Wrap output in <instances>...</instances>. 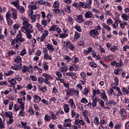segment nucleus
I'll return each mask as SVG.
<instances>
[{
    "mask_svg": "<svg viewBox=\"0 0 129 129\" xmlns=\"http://www.w3.org/2000/svg\"><path fill=\"white\" fill-rule=\"evenodd\" d=\"M37 3H35V5H29V8L30 10H37Z\"/></svg>",
    "mask_w": 129,
    "mask_h": 129,
    "instance_id": "41",
    "label": "nucleus"
},
{
    "mask_svg": "<svg viewBox=\"0 0 129 129\" xmlns=\"http://www.w3.org/2000/svg\"><path fill=\"white\" fill-rule=\"evenodd\" d=\"M17 9L19 13H21V14H24V13H25V8H24V7L19 6Z\"/></svg>",
    "mask_w": 129,
    "mask_h": 129,
    "instance_id": "24",
    "label": "nucleus"
},
{
    "mask_svg": "<svg viewBox=\"0 0 129 129\" xmlns=\"http://www.w3.org/2000/svg\"><path fill=\"white\" fill-rule=\"evenodd\" d=\"M22 32L21 31H19V34L17 35V40L19 41L20 43H22V42H24V41H26V39L24 38H22Z\"/></svg>",
    "mask_w": 129,
    "mask_h": 129,
    "instance_id": "6",
    "label": "nucleus"
},
{
    "mask_svg": "<svg viewBox=\"0 0 129 129\" xmlns=\"http://www.w3.org/2000/svg\"><path fill=\"white\" fill-rule=\"evenodd\" d=\"M11 11L12 12L11 17L13 20H17L18 19V11L13 8H12Z\"/></svg>",
    "mask_w": 129,
    "mask_h": 129,
    "instance_id": "5",
    "label": "nucleus"
},
{
    "mask_svg": "<svg viewBox=\"0 0 129 129\" xmlns=\"http://www.w3.org/2000/svg\"><path fill=\"white\" fill-rule=\"evenodd\" d=\"M85 4L86 9L91 10V6L92 5V0H86Z\"/></svg>",
    "mask_w": 129,
    "mask_h": 129,
    "instance_id": "11",
    "label": "nucleus"
},
{
    "mask_svg": "<svg viewBox=\"0 0 129 129\" xmlns=\"http://www.w3.org/2000/svg\"><path fill=\"white\" fill-rule=\"evenodd\" d=\"M108 93L109 95H112V94H114V95H115V93H114V91L112 89H110L108 91Z\"/></svg>",
    "mask_w": 129,
    "mask_h": 129,
    "instance_id": "57",
    "label": "nucleus"
},
{
    "mask_svg": "<svg viewBox=\"0 0 129 129\" xmlns=\"http://www.w3.org/2000/svg\"><path fill=\"white\" fill-rule=\"evenodd\" d=\"M69 103L71 105V107L72 109H75L76 108V106L74 103V101H73V99H69Z\"/></svg>",
    "mask_w": 129,
    "mask_h": 129,
    "instance_id": "15",
    "label": "nucleus"
},
{
    "mask_svg": "<svg viewBox=\"0 0 129 129\" xmlns=\"http://www.w3.org/2000/svg\"><path fill=\"white\" fill-rule=\"evenodd\" d=\"M57 28V25H53L51 26L49 29V32H53L56 31V28Z\"/></svg>",
    "mask_w": 129,
    "mask_h": 129,
    "instance_id": "36",
    "label": "nucleus"
},
{
    "mask_svg": "<svg viewBox=\"0 0 129 129\" xmlns=\"http://www.w3.org/2000/svg\"><path fill=\"white\" fill-rule=\"evenodd\" d=\"M46 48L48 51H51V52H54L55 51V48H54V45L48 43L46 45Z\"/></svg>",
    "mask_w": 129,
    "mask_h": 129,
    "instance_id": "14",
    "label": "nucleus"
},
{
    "mask_svg": "<svg viewBox=\"0 0 129 129\" xmlns=\"http://www.w3.org/2000/svg\"><path fill=\"white\" fill-rule=\"evenodd\" d=\"M101 97L105 101H107L108 100L107 96H106V95L105 94V91H103V92L101 94Z\"/></svg>",
    "mask_w": 129,
    "mask_h": 129,
    "instance_id": "19",
    "label": "nucleus"
},
{
    "mask_svg": "<svg viewBox=\"0 0 129 129\" xmlns=\"http://www.w3.org/2000/svg\"><path fill=\"white\" fill-rule=\"evenodd\" d=\"M90 66L92 68H96V67H97L96 63H95L94 62H91L90 63Z\"/></svg>",
    "mask_w": 129,
    "mask_h": 129,
    "instance_id": "59",
    "label": "nucleus"
},
{
    "mask_svg": "<svg viewBox=\"0 0 129 129\" xmlns=\"http://www.w3.org/2000/svg\"><path fill=\"white\" fill-rule=\"evenodd\" d=\"M38 81L39 84H43V82L45 83V79L43 77H40L38 78Z\"/></svg>",
    "mask_w": 129,
    "mask_h": 129,
    "instance_id": "35",
    "label": "nucleus"
},
{
    "mask_svg": "<svg viewBox=\"0 0 129 129\" xmlns=\"http://www.w3.org/2000/svg\"><path fill=\"white\" fill-rule=\"evenodd\" d=\"M19 67H20V66L14 64L13 66H11V69L13 70H16V71H18V70H19Z\"/></svg>",
    "mask_w": 129,
    "mask_h": 129,
    "instance_id": "37",
    "label": "nucleus"
},
{
    "mask_svg": "<svg viewBox=\"0 0 129 129\" xmlns=\"http://www.w3.org/2000/svg\"><path fill=\"white\" fill-rule=\"evenodd\" d=\"M83 93L84 95H87V94L89 93V89L85 88L83 90Z\"/></svg>",
    "mask_w": 129,
    "mask_h": 129,
    "instance_id": "49",
    "label": "nucleus"
},
{
    "mask_svg": "<svg viewBox=\"0 0 129 129\" xmlns=\"http://www.w3.org/2000/svg\"><path fill=\"white\" fill-rule=\"evenodd\" d=\"M100 64H101V65H102V66H103V67H104V68L107 69L108 68V66L106 64H105L104 63V62H103V61L102 60H100L99 61Z\"/></svg>",
    "mask_w": 129,
    "mask_h": 129,
    "instance_id": "51",
    "label": "nucleus"
},
{
    "mask_svg": "<svg viewBox=\"0 0 129 129\" xmlns=\"http://www.w3.org/2000/svg\"><path fill=\"white\" fill-rule=\"evenodd\" d=\"M121 18L123 19L124 21H128L129 17L127 15L124 14L121 15Z\"/></svg>",
    "mask_w": 129,
    "mask_h": 129,
    "instance_id": "33",
    "label": "nucleus"
},
{
    "mask_svg": "<svg viewBox=\"0 0 129 129\" xmlns=\"http://www.w3.org/2000/svg\"><path fill=\"white\" fill-rule=\"evenodd\" d=\"M44 58L45 60H52V56H51L48 53H45L44 54Z\"/></svg>",
    "mask_w": 129,
    "mask_h": 129,
    "instance_id": "27",
    "label": "nucleus"
},
{
    "mask_svg": "<svg viewBox=\"0 0 129 129\" xmlns=\"http://www.w3.org/2000/svg\"><path fill=\"white\" fill-rule=\"evenodd\" d=\"M47 23H48L47 22V20H45V19H43L41 21V24L42 25V26H43L44 28H45V27L47 26Z\"/></svg>",
    "mask_w": 129,
    "mask_h": 129,
    "instance_id": "46",
    "label": "nucleus"
},
{
    "mask_svg": "<svg viewBox=\"0 0 129 129\" xmlns=\"http://www.w3.org/2000/svg\"><path fill=\"white\" fill-rule=\"evenodd\" d=\"M107 105H110V106H111L112 105L113 106H114L116 103L115 102H113V100H110L107 102L105 103Z\"/></svg>",
    "mask_w": 129,
    "mask_h": 129,
    "instance_id": "23",
    "label": "nucleus"
},
{
    "mask_svg": "<svg viewBox=\"0 0 129 129\" xmlns=\"http://www.w3.org/2000/svg\"><path fill=\"white\" fill-rule=\"evenodd\" d=\"M33 98H34V100L33 102H37V103H38V101H40L41 99V97H40V96H38V95H34L33 96Z\"/></svg>",
    "mask_w": 129,
    "mask_h": 129,
    "instance_id": "22",
    "label": "nucleus"
},
{
    "mask_svg": "<svg viewBox=\"0 0 129 129\" xmlns=\"http://www.w3.org/2000/svg\"><path fill=\"white\" fill-rule=\"evenodd\" d=\"M118 24H119V21H118V20H116L114 24L112 25V26L113 28L117 29V27H118Z\"/></svg>",
    "mask_w": 129,
    "mask_h": 129,
    "instance_id": "30",
    "label": "nucleus"
},
{
    "mask_svg": "<svg viewBox=\"0 0 129 129\" xmlns=\"http://www.w3.org/2000/svg\"><path fill=\"white\" fill-rule=\"evenodd\" d=\"M94 121L95 124H96L97 125H98V124H99V119L98 118V117H95Z\"/></svg>",
    "mask_w": 129,
    "mask_h": 129,
    "instance_id": "48",
    "label": "nucleus"
},
{
    "mask_svg": "<svg viewBox=\"0 0 129 129\" xmlns=\"http://www.w3.org/2000/svg\"><path fill=\"white\" fill-rule=\"evenodd\" d=\"M80 33H78L77 31L75 32V35H74V41H77L79 38H80Z\"/></svg>",
    "mask_w": 129,
    "mask_h": 129,
    "instance_id": "21",
    "label": "nucleus"
},
{
    "mask_svg": "<svg viewBox=\"0 0 129 129\" xmlns=\"http://www.w3.org/2000/svg\"><path fill=\"white\" fill-rule=\"evenodd\" d=\"M75 28L78 32H79L80 33H81V32H82V30L81 29V27H80V26L76 25Z\"/></svg>",
    "mask_w": 129,
    "mask_h": 129,
    "instance_id": "44",
    "label": "nucleus"
},
{
    "mask_svg": "<svg viewBox=\"0 0 129 129\" xmlns=\"http://www.w3.org/2000/svg\"><path fill=\"white\" fill-rule=\"evenodd\" d=\"M73 63H78L79 62V58L77 57L73 56L72 58Z\"/></svg>",
    "mask_w": 129,
    "mask_h": 129,
    "instance_id": "40",
    "label": "nucleus"
},
{
    "mask_svg": "<svg viewBox=\"0 0 129 129\" xmlns=\"http://www.w3.org/2000/svg\"><path fill=\"white\" fill-rule=\"evenodd\" d=\"M68 22H69L70 24H73V23H74V20L71 16H69L68 17Z\"/></svg>",
    "mask_w": 129,
    "mask_h": 129,
    "instance_id": "39",
    "label": "nucleus"
},
{
    "mask_svg": "<svg viewBox=\"0 0 129 129\" xmlns=\"http://www.w3.org/2000/svg\"><path fill=\"white\" fill-rule=\"evenodd\" d=\"M11 4L13 5L15 8H18L20 6V1L19 0H15V1L11 2Z\"/></svg>",
    "mask_w": 129,
    "mask_h": 129,
    "instance_id": "18",
    "label": "nucleus"
},
{
    "mask_svg": "<svg viewBox=\"0 0 129 129\" xmlns=\"http://www.w3.org/2000/svg\"><path fill=\"white\" fill-rule=\"evenodd\" d=\"M42 76L45 78V84H49V83H50L49 80H52V79L53 78L52 75L50 74H47L46 73L43 74Z\"/></svg>",
    "mask_w": 129,
    "mask_h": 129,
    "instance_id": "3",
    "label": "nucleus"
},
{
    "mask_svg": "<svg viewBox=\"0 0 129 129\" xmlns=\"http://www.w3.org/2000/svg\"><path fill=\"white\" fill-rule=\"evenodd\" d=\"M84 24H85V25H86L87 26H91V25H92V24H93V23L92 22V21L89 20L87 22H85Z\"/></svg>",
    "mask_w": 129,
    "mask_h": 129,
    "instance_id": "61",
    "label": "nucleus"
},
{
    "mask_svg": "<svg viewBox=\"0 0 129 129\" xmlns=\"http://www.w3.org/2000/svg\"><path fill=\"white\" fill-rule=\"evenodd\" d=\"M52 7L54 9H56V8H59V7H60V3H59V2L58 1H55L53 3Z\"/></svg>",
    "mask_w": 129,
    "mask_h": 129,
    "instance_id": "32",
    "label": "nucleus"
},
{
    "mask_svg": "<svg viewBox=\"0 0 129 129\" xmlns=\"http://www.w3.org/2000/svg\"><path fill=\"white\" fill-rule=\"evenodd\" d=\"M31 20L32 21V23H35V22H36V15H31Z\"/></svg>",
    "mask_w": 129,
    "mask_h": 129,
    "instance_id": "58",
    "label": "nucleus"
},
{
    "mask_svg": "<svg viewBox=\"0 0 129 129\" xmlns=\"http://www.w3.org/2000/svg\"><path fill=\"white\" fill-rule=\"evenodd\" d=\"M60 69H61V70H59V71H60V73L62 72H62H66V71L68 70V69H67V67H65V66L63 67H61Z\"/></svg>",
    "mask_w": 129,
    "mask_h": 129,
    "instance_id": "55",
    "label": "nucleus"
},
{
    "mask_svg": "<svg viewBox=\"0 0 129 129\" xmlns=\"http://www.w3.org/2000/svg\"><path fill=\"white\" fill-rule=\"evenodd\" d=\"M49 35V31L48 30H44L42 32V36L40 37V42H44L46 40V37H48Z\"/></svg>",
    "mask_w": 129,
    "mask_h": 129,
    "instance_id": "4",
    "label": "nucleus"
},
{
    "mask_svg": "<svg viewBox=\"0 0 129 129\" xmlns=\"http://www.w3.org/2000/svg\"><path fill=\"white\" fill-rule=\"evenodd\" d=\"M49 114L50 115V116H51V118L54 120H56V119H57V116L56 115L54 114V113L49 112Z\"/></svg>",
    "mask_w": 129,
    "mask_h": 129,
    "instance_id": "31",
    "label": "nucleus"
},
{
    "mask_svg": "<svg viewBox=\"0 0 129 129\" xmlns=\"http://www.w3.org/2000/svg\"><path fill=\"white\" fill-rule=\"evenodd\" d=\"M30 78L32 81L35 82V81H37V80H38V78H37L34 75H31Z\"/></svg>",
    "mask_w": 129,
    "mask_h": 129,
    "instance_id": "63",
    "label": "nucleus"
},
{
    "mask_svg": "<svg viewBox=\"0 0 129 129\" xmlns=\"http://www.w3.org/2000/svg\"><path fill=\"white\" fill-rule=\"evenodd\" d=\"M67 95L68 96H70L71 95H73L74 94V89L72 88H70L67 91Z\"/></svg>",
    "mask_w": 129,
    "mask_h": 129,
    "instance_id": "16",
    "label": "nucleus"
},
{
    "mask_svg": "<svg viewBox=\"0 0 129 129\" xmlns=\"http://www.w3.org/2000/svg\"><path fill=\"white\" fill-rule=\"evenodd\" d=\"M8 82L10 83V86L13 88H14L15 85L17 84V81L14 78L8 80Z\"/></svg>",
    "mask_w": 129,
    "mask_h": 129,
    "instance_id": "9",
    "label": "nucleus"
},
{
    "mask_svg": "<svg viewBox=\"0 0 129 129\" xmlns=\"http://www.w3.org/2000/svg\"><path fill=\"white\" fill-rule=\"evenodd\" d=\"M120 114H121L122 118L124 119L126 117V112L124 108H121L120 110Z\"/></svg>",
    "mask_w": 129,
    "mask_h": 129,
    "instance_id": "12",
    "label": "nucleus"
},
{
    "mask_svg": "<svg viewBox=\"0 0 129 129\" xmlns=\"http://www.w3.org/2000/svg\"><path fill=\"white\" fill-rule=\"evenodd\" d=\"M117 91L118 93L117 94V97H118V96H121V95H122V93L121 92V91H120V89H119V88H117Z\"/></svg>",
    "mask_w": 129,
    "mask_h": 129,
    "instance_id": "62",
    "label": "nucleus"
},
{
    "mask_svg": "<svg viewBox=\"0 0 129 129\" xmlns=\"http://www.w3.org/2000/svg\"><path fill=\"white\" fill-rule=\"evenodd\" d=\"M85 18H86V19H93L94 17L93 16L92 12L91 11H87L85 14Z\"/></svg>",
    "mask_w": 129,
    "mask_h": 129,
    "instance_id": "7",
    "label": "nucleus"
},
{
    "mask_svg": "<svg viewBox=\"0 0 129 129\" xmlns=\"http://www.w3.org/2000/svg\"><path fill=\"white\" fill-rule=\"evenodd\" d=\"M85 120L88 122V123H90V124L92 125L93 123L92 122L90 121V120L89 119V118H88V116H85Z\"/></svg>",
    "mask_w": 129,
    "mask_h": 129,
    "instance_id": "56",
    "label": "nucleus"
},
{
    "mask_svg": "<svg viewBox=\"0 0 129 129\" xmlns=\"http://www.w3.org/2000/svg\"><path fill=\"white\" fill-rule=\"evenodd\" d=\"M121 72H122V69L121 68H118L114 71V73L116 75H119Z\"/></svg>",
    "mask_w": 129,
    "mask_h": 129,
    "instance_id": "25",
    "label": "nucleus"
},
{
    "mask_svg": "<svg viewBox=\"0 0 129 129\" xmlns=\"http://www.w3.org/2000/svg\"><path fill=\"white\" fill-rule=\"evenodd\" d=\"M36 27L38 28V30L40 31V32H43L44 28L42 25L39 23H37Z\"/></svg>",
    "mask_w": 129,
    "mask_h": 129,
    "instance_id": "34",
    "label": "nucleus"
},
{
    "mask_svg": "<svg viewBox=\"0 0 129 129\" xmlns=\"http://www.w3.org/2000/svg\"><path fill=\"white\" fill-rule=\"evenodd\" d=\"M21 110L20 111L19 113L18 114L19 116H25V112L24 111L25 110V107H24V103L21 105Z\"/></svg>",
    "mask_w": 129,
    "mask_h": 129,
    "instance_id": "13",
    "label": "nucleus"
},
{
    "mask_svg": "<svg viewBox=\"0 0 129 129\" xmlns=\"http://www.w3.org/2000/svg\"><path fill=\"white\" fill-rule=\"evenodd\" d=\"M79 6L81 7L82 8H83L84 9H87L86 8V5L85 4V3H83L82 2H80L79 3Z\"/></svg>",
    "mask_w": 129,
    "mask_h": 129,
    "instance_id": "38",
    "label": "nucleus"
},
{
    "mask_svg": "<svg viewBox=\"0 0 129 129\" xmlns=\"http://www.w3.org/2000/svg\"><path fill=\"white\" fill-rule=\"evenodd\" d=\"M4 114L7 117H9V118H14V116H13V112H12V111L5 112Z\"/></svg>",
    "mask_w": 129,
    "mask_h": 129,
    "instance_id": "17",
    "label": "nucleus"
},
{
    "mask_svg": "<svg viewBox=\"0 0 129 129\" xmlns=\"http://www.w3.org/2000/svg\"><path fill=\"white\" fill-rule=\"evenodd\" d=\"M14 61L15 63H17V64L19 63V66L21 67L23 64L21 63L22 62V57L20 56H17L14 59Z\"/></svg>",
    "mask_w": 129,
    "mask_h": 129,
    "instance_id": "10",
    "label": "nucleus"
},
{
    "mask_svg": "<svg viewBox=\"0 0 129 129\" xmlns=\"http://www.w3.org/2000/svg\"><path fill=\"white\" fill-rule=\"evenodd\" d=\"M102 26L105 29H106V30H108V31H111V29L110 28V27H109V26L108 25H107L105 23H102Z\"/></svg>",
    "mask_w": 129,
    "mask_h": 129,
    "instance_id": "28",
    "label": "nucleus"
},
{
    "mask_svg": "<svg viewBox=\"0 0 129 129\" xmlns=\"http://www.w3.org/2000/svg\"><path fill=\"white\" fill-rule=\"evenodd\" d=\"M44 120H45V121H50L51 120V116H50L48 114H46L45 117H44Z\"/></svg>",
    "mask_w": 129,
    "mask_h": 129,
    "instance_id": "42",
    "label": "nucleus"
},
{
    "mask_svg": "<svg viewBox=\"0 0 129 129\" xmlns=\"http://www.w3.org/2000/svg\"><path fill=\"white\" fill-rule=\"evenodd\" d=\"M106 23L107 24V25H111L113 24V21H112V20H111V19L109 18L107 20Z\"/></svg>",
    "mask_w": 129,
    "mask_h": 129,
    "instance_id": "60",
    "label": "nucleus"
},
{
    "mask_svg": "<svg viewBox=\"0 0 129 129\" xmlns=\"http://www.w3.org/2000/svg\"><path fill=\"white\" fill-rule=\"evenodd\" d=\"M43 68H44V70H48L49 69V67L47 65V62H44L42 65Z\"/></svg>",
    "mask_w": 129,
    "mask_h": 129,
    "instance_id": "45",
    "label": "nucleus"
},
{
    "mask_svg": "<svg viewBox=\"0 0 129 129\" xmlns=\"http://www.w3.org/2000/svg\"><path fill=\"white\" fill-rule=\"evenodd\" d=\"M0 128H5V124L3 122V119L0 117Z\"/></svg>",
    "mask_w": 129,
    "mask_h": 129,
    "instance_id": "50",
    "label": "nucleus"
},
{
    "mask_svg": "<svg viewBox=\"0 0 129 129\" xmlns=\"http://www.w3.org/2000/svg\"><path fill=\"white\" fill-rule=\"evenodd\" d=\"M98 102L101 107H104V102L103 100L99 99Z\"/></svg>",
    "mask_w": 129,
    "mask_h": 129,
    "instance_id": "53",
    "label": "nucleus"
},
{
    "mask_svg": "<svg viewBox=\"0 0 129 129\" xmlns=\"http://www.w3.org/2000/svg\"><path fill=\"white\" fill-rule=\"evenodd\" d=\"M8 56H13V55H16V52L14 50H10L8 52Z\"/></svg>",
    "mask_w": 129,
    "mask_h": 129,
    "instance_id": "43",
    "label": "nucleus"
},
{
    "mask_svg": "<svg viewBox=\"0 0 129 129\" xmlns=\"http://www.w3.org/2000/svg\"><path fill=\"white\" fill-rule=\"evenodd\" d=\"M89 35L91 36V37H93L94 39H98V36H99V32L97 30L92 29L90 30Z\"/></svg>",
    "mask_w": 129,
    "mask_h": 129,
    "instance_id": "2",
    "label": "nucleus"
},
{
    "mask_svg": "<svg viewBox=\"0 0 129 129\" xmlns=\"http://www.w3.org/2000/svg\"><path fill=\"white\" fill-rule=\"evenodd\" d=\"M23 26L21 27V31L23 33L26 34L28 39H32V33H34L33 25L30 24L28 21L23 22Z\"/></svg>",
    "mask_w": 129,
    "mask_h": 129,
    "instance_id": "1",
    "label": "nucleus"
},
{
    "mask_svg": "<svg viewBox=\"0 0 129 129\" xmlns=\"http://www.w3.org/2000/svg\"><path fill=\"white\" fill-rule=\"evenodd\" d=\"M72 44V43L70 41H64V42H63L64 47H66L67 48H69L70 46Z\"/></svg>",
    "mask_w": 129,
    "mask_h": 129,
    "instance_id": "26",
    "label": "nucleus"
},
{
    "mask_svg": "<svg viewBox=\"0 0 129 129\" xmlns=\"http://www.w3.org/2000/svg\"><path fill=\"white\" fill-rule=\"evenodd\" d=\"M123 65V63L122 62V60H120L119 62H117L116 64V67H121Z\"/></svg>",
    "mask_w": 129,
    "mask_h": 129,
    "instance_id": "54",
    "label": "nucleus"
},
{
    "mask_svg": "<svg viewBox=\"0 0 129 129\" xmlns=\"http://www.w3.org/2000/svg\"><path fill=\"white\" fill-rule=\"evenodd\" d=\"M29 112L31 115H34V114H35V112H34V110H33L32 107H29Z\"/></svg>",
    "mask_w": 129,
    "mask_h": 129,
    "instance_id": "52",
    "label": "nucleus"
},
{
    "mask_svg": "<svg viewBox=\"0 0 129 129\" xmlns=\"http://www.w3.org/2000/svg\"><path fill=\"white\" fill-rule=\"evenodd\" d=\"M63 109H64V112H66V113H68V112H69V110L70 109V108H69V105H68L67 104H64L63 105Z\"/></svg>",
    "mask_w": 129,
    "mask_h": 129,
    "instance_id": "20",
    "label": "nucleus"
},
{
    "mask_svg": "<svg viewBox=\"0 0 129 129\" xmlns=\"http://www.w3.org/2000/svg\"><path fill=\"white\" fill-rule=\"evenodd\" d=\"M105 15L109 17L111 16V12H110V11L107 10L105 8Z\"/></svg>",
    "mask_w": 129,
    "mask_h": 129,
    "instance_id": "47",
    "label": "nucleus"
},
{
    "mask_svg": "<svg viewBox=\"0 0 129 129\" xmlns=\"http://www.w3.org/2000/svg\"><path fill=\"white\" fill-rule=\"evenodd\" d=\"M85 20H84V18H83V15H78L77 16L76 21L77 23H79V24H82V23H83Z\"/></svg>",
    "mask_w": 129,
    "mask_h": 129,
    "instance_id": "8",
    "label": "nucleus"
},
{
    "mask_svg": "<svg viewBox=\"0 0 129 129\" xmlns=\"http://www.w3.org/2000/svg\"><path fill=\"white\" fill-rule=\"evenodd\" d=\"M70 8L71 7L69 5H68L67 6V8L66 9V12L68 13V14H70V13H71V11L70 10Z\"/></svg>",
    "mask_w": 129,
    "mask_h": 129,
    "instance_id": "64",
    "label": "nucleus"
},
{
    "mask_svg": "<svg viewBox=\"0 0 129 129\" xmlns=\"http://www.w3.org/2000/svg\"><path fill=\"white\" fill-rule=\"evenodd\" d=\"M29 70L30 69L29 67H27L26 66H23L22 72H23L24 73H26V72H29Z\"/></svg>",
    "mask_w": 129,
    "mask_h": 129,
    "instance_id": "29",
    "label": "nucleus"
}]
</instances>
